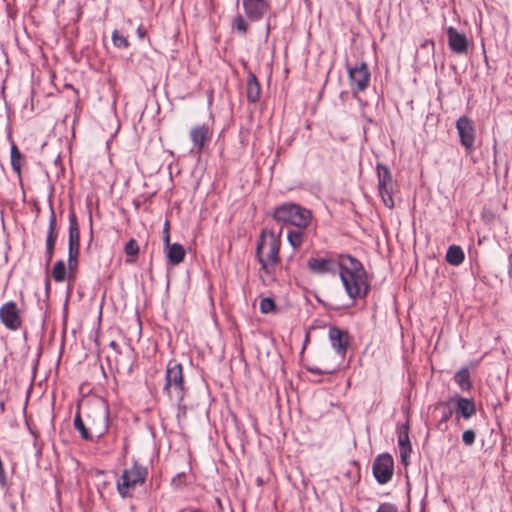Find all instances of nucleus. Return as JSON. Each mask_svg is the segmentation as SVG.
Listing matches in <instances>:
<instances>
[{
    "mask_svg": "<svg viewBox=\"0 0 512 512\" xmlns=\"http://www.w3.org/2000/svg\"><path fill=\"white\" fill-rule=\"evenodd\" d=\"M307 265L316 274L335 273L339 269L342 283L351 298L367 293L368 285L362 264L349 255L341 256L339 263L331 259L310 258Z\"/></svg>",
    "mask_w": 512,
    "mask_h": 512,
    "instance_id": "nucleus-1",
    "label": "nucleus"
},
{
    "mask_svg": "<svg viewBox=\"0 0 512 512\" xmlns=\"http://www.w3.org/2000/svg\"><path fill=\"white\" fill-rule=\"evenodd\" d=\"M163 392L176 405H180L186 395L183 367L175 360H171L167 364Z\"/></svg>",
    "mask_w": 512,
    "mask_h": 512,
    "instance_id": "nucleus-2",
    "label": "nucleus"
},
{
    "mask_svg": "<svg viewBox=\"0 0 512 512\" xmlns=\"http://www.w3.org/2000/svg\"><path fill=\"white\" fill-rule=\"evenodd\" d=\"M84 418L94 438L102 437L108 430L109 407L105 401L98 399L89 402Z\"/></svg>",
    "mask_w": 512,
    "mask_h": 512,
    "instance_id": "nucleus-3",
    "label": "nucleus"
},
{
    "mask_svg": "<svg viewBox=\"0 0 512 512\" xmlns=\"http://www.w3.org/2000/svg\"><path fill=\"white\" fill-rule=\"evenodd\" d=\"M273 217L277 222L305 229L311 222V212L297 204L285 203L275 208Z\"/></svg>",
    "mask_w": 512,
    "mask_h": 512,
    "instance_id": "nucleus-4",
    "label": "nucleus"
},
{
    "mask_svg": "<svg viewBox=\"0 0 512 512\" xmlns=\"http://www.w3.org/2000/svg\"><path fill=\"white\" fill-rule=\"evenodd\" d=\"M280 246L281 240L279 235H276L273 231H262L256 247L258 261L262 259L271 265H276L279 262Z\"/></svg>",
    "mask_w": 512,
    "mask_h": 512,
    "instance_id": "nucleus-5",
    "label": "nucleus"
},
{
    "mask_svg": "<svg viewBox=\"0 0 512 512\" xmlns=\"http://www.w3.org/2000/svg\"><path fill=\"white\" fill-rule=\"evenodd\" d=\"M147 476L146 468L134 463L132 467L125 469L117 482V489L122 497L131 496V491L138 484L144 483Z\"/></svg>",
    "mask_w": 512,
    "mask_h": 512,
    "instance_id": "nucleus-6",
    "label": "nucleus"
},
{
    "mask_svg": "<svg viewBox=\"0 0 512 512\" xmlns=\"http://www.w3.org/2000/svg\"><path fill=\"white\" fill-rule=\"evenodd\" d=\"M377 177H378V190L382 198L384 205L388 208H393V191L394 181L388 167L378 164L377 165Z\"/></svg>",
    "mask_w": 512,
    "mask_h": 512,
    "instance_id": "nucleus-7",
    "label": "nucleus"
},
{
    "mask_svg": "<svg viewBox=\"0 0 512 512\" xmlns=\"http://www.w3.org/2000/svg\"><path fill=\"white\" fill-rule=\"evenodd\" d=\"M0 320L11 331H17L22 327V311L14 301H8L0 307Z\"/></svg>",
    "mask_w": 512,
    "mask_h": 512,
    "instance_id": "nucleus-8",
    "label": "nucleus"
},
{
    "mask_svg": "<svg viewBox=\"0 0 512 512\" xmlns=\"http://www.w3.org/2000/svg\"><path fill=\"white\" fill-rule=\"evenodd\" d=\"M348 73L353 94L366 90L371 76L366 63L362 62L359 66L349 68Z\"/></svg>",
    "mask_w": 512,
    "mask_h": 512,
    "instance_id": "nucleus-9",
    "label": "nucleus"
},
{
    "mask_svg": "<svg viewBox=\"0 0 512 512\" xmlns=\"http://www.w3.org/2000/svg\"><path fill=\"white\" fill-rule=\"evenodd\" d=\"M190 140L193 143V151L202 153L213 136V130L208 124L196 125L191 128Z\"/></svg>",
    "mask_w": 512,
    "mask_h": 512,
    "instance_id": "nucleus-10",
    "label": "nucleus"
},
{
    "mask_svg": "<svg viewBox=\"0 0 512 512\" xmlns=\"http://www.w3.org/2000/svg\"><path fill=\"white\" fill-rule=\"evenodd\" d=\"M373 474L380 484L389 482L393 476V459L389 454L376 457L373 462Z\"/></svg>",
    "mask_w": 512,
    "mask_h": 512,
    "instance_id": "nucleus-11",
    "label": "nucleus"
},
{
    "mask_svg": "<svg viewBox=\"0 0 512 512\" xmlns=\"http://www.w3.org/2000/svg\"><path fill=\"white\" fill-rule=\"evenodd\" d=\"M456 129L461 144L467 151H472L475 143V128L473 122L468 117L462 116L456 122Z\"/></svg>",
    "mask_w": 512,
    "mask_h": 512,
    "instance_id": "nucleus-12",
    "label": "nucleus"
},
{
    "mask_svg": "<svg viewBox=\"0 0 512 512\" xmlns=\"http://www.w3.org/2000/svg\"><path fill=\"white\" fill-rule=\"evenodd\" d=\"M448 46L450 50L458 55L468 53L469 40L464 33L459 32L456 28L450 26L446 29Z\"/></svg>",
    "mask_w": 512,
    "mask_h": 512,
    "instance_id": "nucleus-13",
    "label": "nucleus"
},
{
    "mask_svg": "<svg viewBox=\"0 0 512 512\" xmlns=\"http://www.w3.org/2000/svg\"><path fill=\"white\" fill-rule=\"evenodd\" d=\"M243 7L249 19L258 20L268 11L269 5L266 0H243Z\"/></svg>",
    "mask_w": 512,
    "mask_h": 512,
    "instance_id": "nucleus-14",
    "label": "nucleus"
},
{
    "mask_svg": "<svg viewBox=\"0 0 512 512\" xmlns=\"http://www.w3.org/2000/svg\"><path fill=\"white\" fill-rule=\"evenodd\" d=\"M68 251L80 252V230L76 214L73 210L69 212Z\"/></svg>",
    "mask_w": 512,
    "mask_h": 512,
    "instance_id": "nucleus-15",
    "label": "nucleus"
},
{
    "mask_svg": "<svg viewBox=\"0 0 512 512\" xmlns=\"http://www.w3.org/2000/svg\"><path fill=\"white\" fill-rule=\"evenodd\" d=\"M56 229V216L54 211H51L50 218H49V227H48V233L46 238V265L48 266L52 260L53 253H54V246L57 239V233L55 232Z\"/></svg>",
    "mask_w": 512,
    "mask_h": 512,
    "instance_id": "nucleus-16",
    "label": "nucleus"
},
{
    "mask_svg": "<svg viewBox=\"0 0 512 512\" xmlns=\"http://www.w3.org/2000/svg\"><path fill=\"white\" fill-rule=\"evenodd\" d=\"M329 339L332 347L342 356L345 354L348 346V335L337 327L329 329Z\"/></svg>",
    "mask_w": 512,
    "mask_h": 512,
    "instance_id": "nucleus-17",
    "label": "nucleus"
},
{
    "mask_svg": "<svg viewBox=\"0 0 512 512\" xmlns=\"http://www.w3.org/2000/svg\"><path fill=\"white\" fill-rule=\"evenodd\" d=\"M261 87L257 77L253 73H249L246 83V96L250 103H256L260 99Z\"/></svg>",
    "mask_w": 512,
    "mask_h": 512,
    "instance_id": "nucleus-18",
    "label": "nucleus"
},
{
    "mask_svg": "<svg viewBox=\"0 0 512 512\" xmlns=\"http://www.w3.org/2000/svg\"><path fill=\"white\" fill-rule=\"evenodd\" d=\"M455 401L457 412L465 419L471 418L476 413L475 403L472 399L457 396Z\"/></svg>",
    "mask_w": 512,
    "mask_h": 512,
    "instance_id": "nucleus-19",
    "label": "nucleus"
},
{
    "mask_svg": "<svg viewBox=\"0 0 512 512\" xmlns=\"http://www.w3.org/2000/svg\"><path fill=\"white\" fill-rule=\"evenodd\" d=\"M166 255L168 263L175 266L183 262L186 252L181 244L173 243L172 246L167 249Z\"/></svg>",
    "mask_w": 512,
    "mask_h": 512,
    "instance_id": "nucleus-20",
    "label": "nucleus"
},
{
    "mask_svg": "<svg viewBox=\"0 0 512 512\" xmlns=\"http://www.w3.org/2000/svg\"><path fill=\"white\" fill-rule=\"evenodd\" d=\"M464 252L460 246L452 245L446 253V261L453 266H458L464 261Z\"/></svg>",
    "mask_w": 512,
    "mask_h": 512,
    "instance_id": "nucleus-21",
    "label": "nucleus"
},
{
    "mask_svg": "<svg viewBox=\"0 0 512 512\" xmlns=\"http://www.w3.org/2000/svg\"><path fill=\"white\" fill-rule=\"evenodd\" d=\"M74 427H75V429H77L80 432L83 439H85V440H93L94 439L91 431H89V426L87 425L86 421L84 422L81 412L79 410L76 413L75 418H74Z\"/></svg>",
    "mask_w": 512,
    "mask_h": 512,
    "instance_id": "nucleus-22",
    "label": "nucleus"
},
{
    "mask_svg": "<svg viewBox=\"0 0 512 512\" xmlns=\"http://www.w3.org/2000/svg\"><path fill=\"white\" fill-rule=\"evenodd\" d=\"M259 263L261 264V268L259 270L260 279L264 285H270L275 281V276L271 270L272 265L262 259H260Z\"/></svg>",
    "mask_w": 512,
    "mask_h": 512,
    "instance_id": "nucleus-23",
    "label": "nucleus"
},
{
    "mask_svg": "<svg viewBox=\"0 0 512 512\" xmlns=\"http://www.w3.org/2000/svg\"><path fill=\"white\" fill-rule=\"evenodd\" d=\"M454 380L463 390H469L472 386L469 369L467 367L461 368L456 372Z\"/></svg>",
    "mask_w": 512,
    "mask_h": 512,
    "instance_id": "nucleus-24",
    "label": "nucleus"
},
{
    "mask_svg": "<svg viewBox=\"0 0 512 512\" xmlns=\"http://www.w3.org/2000/svg\"><path fill=\"white\" fill-rule=\"evenodd\" d=\"M125 254L127 256L126 263L132 264L135 262V257L139 253V246L135 239H130L125 247H124Z\"/></svg>",
    "mask_w": 512,
    "mask_h": 512,
    "instance_id": "nucleus-25",
    "label": "nucleus"
},
{
    "mask_svg": "<svg viewBox=\"0 0 512 512\" xmlns=\"http://www.w3.org/2000/svg\"><path fill=\"white\" fill-rule=\"evenodd\" d=\"M79 251H68V278L73 280L78 268Z\"/></svg>",
    "mask_w": 512,
    "mask_h": 512,
    "instance_id": "nucleus-26",
    "label": "nucleus"
},
{
    "mask_svg": "<svg viewBox=\"0 0 512 512\" xmlns=\"http://www.w3.org/2000/svg\"><path fill=\"white\" fill-rule=\"evenodd\" d=\"M304 229L297 228L296 230H290L287 234V239L293 248H299L303 243Z\"/></svg>",
    "mask_w": 512,
    "mask_h": 512,
    "instance_id": "nucleus-27",
    "label": "nucleus"
},
{
    "mask_svg": "<svg viewBox=\"0 0 512 512\" xmlns=\"http://www.w3.org/2000/svg\"><path fill=\"white\" fill-rule=\"evenodd\" d=\"M10 157H11V166H12L13 170L20 176L22 154L14 143H12V145H11Z\"/></svg>",
    "mask_w": 512,
    "mask_h": 512,
    "instance_id": "nucleus-28",
    "label": "nucleus"
},
{
    "mask_svg": "<svg viewBox=\"0 0 512 512\" xmlns=\"http://www.w3.org/2000/svg\"><path fill=\"white\" fill-rule=\"evenodd\" d=\"M66 266L63 260H58L52 269V277L56 282H63L66 279Z\"/></svg>",
    "mask_w": 512,
    "mask_h": 512,
    "instance_id": "nucleus-29",
    "label": "nucleus"
},
{
    "mask_svg": "<svg viewBox=\"0 0 512 512\" xmlns=\"http://www.w3.org/2000/svg\"><path fill=\"white\" fill-rule=\"evenodd\" d=\"M275 310V302L270 297L262 298L260 301V311L263 314H268L270 312H273Z\"/></svg>",
    "mask_w": 512,
    "mask_h": 512,
    "instance_id": "nucleus-30",
    "label": "nucleus"
},
{
    "mask_svg": "<svg viewBox=\"0 0 512 512\" xmlns=\"http://www.w3.org/2000/svg\"><path fill=\"white\" fill-rule=\"evenodd\" d=\"M112 41L118 48H127L129 46V42L126 37L121 35L117 30L112 33Z\"/></svg>",
    "mask_w": 512,
    "mask_h": 512,
    "instance_id": "nucleus-31",
    "label": "nucleus"
},
{
    "mask_svg": "<svg viewBox=\"0 0 512 512\" xmlns=\"http://www.w3.org/2000/svg\"><path fill=\"white\" fill-rule=\"evenodd\" d=\"M449 403L450 402H445V403H439L437 405V408L443 409L442 417H441V419H443V421H448L453 414V409L449 406Z\"/></svg>",
    "mask_w": 512,
    "mask_h": 512,
    "instance_id": "nucleus-32",
    "label": "nucleus"
},
{
    "mask_svg": "<svg viewBox=\"0 0 512 512\" xmlns=\"http://www.w3.org/2000/svg\"><path fill=\"white\" fill-rule=\"evenodd\" d=\"M233 27L236 28L242 34L247 32V24L245 23L241 15H237L233 20Z\"/></svg>",
    "mask_w": 512,
    "mask_h": 512,
    "instance_id": "nucleus-33",
    "label": "nucleus"
},
{
    "mask_svg": "<svg viewBox=\"0 0 512 512\" xmlns=\"http://www.w3.org/2000/svg\"><path fill=\"white\" fill-rule=\"evenodd\" d=\"M408 429H409L408 425H405L403 427V431H401L399 433V436H398L399 447L410 445L409 436H408Z\"/></svg>",
    "mask_w": 512,
    "mask_h": 512,
    "instance_id": "nucleus-34",
    "label": "nucleus"
},
{
    "mask_svg": "<svg viewBox=\"0 0 512 512\" xmlns=\"http://www.w3.org/2000/svg\"><path fill=\"white\" fill-rule=\"evenodd\" d=\"M475 437H476L475 432L471 429L464 431L462 434V440L468 446L472 445L474 443Z\"/></svg>",
    "mask_w": 512,
    "mask_h": 512,
    "instance_id": "nucleus-35",
    "label": "nucleus"
},
{
    "mask_svg": "<svg viewBox=\"0 0 512 512\" xmlns=\"http://www.w3.org/2000/svg\"><path fill=\"white\" fill-rule=\"evenodd\" d=\"M376 512H398L397 507L391 503H383Z\"/></svg>",
    "mask_w": 512,
    "mask_h": 512,
    "instance_id": "nucleus-36",
    "label": "nucleus"
},
{
    "mask_svg": "<svg viewBox=\"0 0 512 512\" xmlns=\"http://www.w3.org/2000/svg\"><path fill=\"white\" fill-rule=\"evenodd\" d=\"M399 450H400V455H401L402 461L405 462L406 458L411 453V445L401 446V447H399Z\"/></svg>",
    "mask_w": 512,
    "mask_h": 512,
    "instance_id": "nucleus-37",
    "label": "nucleus"
},
{
    "mask_svg": "<svg viewBox=\"0 0 512 512\" xmlns=\"http://www.w3.org/2000/svg\"><path fill=\"white\" fill-rule=\"evenodd\" d=\"M447 421H443V419H440V421L437 423L436 427L438 430L444 432L447 430Z\"/></svg>",
    "mask_w": 512,
    "mask_h": 512,
    "instance_id": "nucleus-38",
    "label": "nucleus"
},
{
    "mask_svg": "<svg viewBox=\"0 0 512 512\" xmlns=\"http://www.w3.org/2000/svg\"><path fill=\"white\" fill-rule=\"evenodd\" d=\"M163 242H164V245L166 247V250L172 246V244L170 243V234H167V235H164L163 236Z\"/></svg>",
    "mask_w": 512,
    "mask_h": 512,
    "instance_id": "nucleus-39",
    "label": "nucleus"
},
{
    "mask_svg": "<svg viewBox=\"0 0 512 512\" xmlns=\"http://www.w3.org/2000/svg\"><path fill=\"white\" fill-rule=\"evenodd\" d=\"M309 371L315 374L329 373V370H322L320 368H309Z\"/></svg>",
    "mask_w": 512,
    "mask_h": 512,
    "instance_id": "nucleus-40",
    "label": "nucleus"
},
{
    "mask_svg": "<svg viewBox=\"0 0 512 512\" xmlns=\"http://www.w3.org/2000/svg\"><path fill=\"white\" fill-rule=\"evenodd\" d=\"M169 234V222L166 221L163 228V236Z\"/></svg>",
    "mask_w": 512,
    "mask_h": 512,
    "instance_id": "nucleus-41",
    "label": "nucleus"
},
{
    "mask_svg": "<svg viewBox=\"0 0 512 512\" xmlns=\"http://www.w3.org/2000/svg\"><path fill=\"white\" fill-rule=\"evenodd\" d=\"M110 345H111V347H114V346L116 345V343H115L114 341H112V342L110 343Z\"/></svg>",
    "mask_w": 512,
    "mask_h": 512,
    "instance_id": "nucleus-42",
    "label": "nucleus"
},
{
    "mask_svg": "<svg viewBox=\"0 0 512 512\" xmlns=\"http://www.w3.org/2000/svg\"><path fill=\"white\" fill-rule=\"evenodd\" d=\"M0 408H1L2 410H4V403H3V402L0 404Z\"/></svg>",
    "mask_w": 512,
    "mask_h": 512,
    "instance_id": "nucleus-43",
    "label": "nucleus"
},
{
    "mask_svg": "<svg viewBox=\"0 0 512 512\" xmlns=\"http://www.w3.org/2000/svg\"><path fill=\"white\" fill-rule=\"evenodd\" d=\"M192 512H198V511H192Z\"/></svg>",
    "mask_w": 512,
    "mask_h": 512,
    "instance_id": "nucleus-44",
    "label": "nucleus"
}]
</instances>
